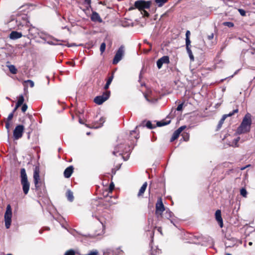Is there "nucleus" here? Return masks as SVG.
<instances>
[{
    "mask_svg": "<svg viewBox=\"0 0 255 255\" xmlns=\"http://www.w3.org/2000/svg\"><path fill=\"white\" fill-rule=\"evenodd\" d=\"M173 217V213L169 211L168 209L165 210V212L162 214V216L161 217L165 218L167 219H169L171 220V222L172 223V218Z\"/></svg>",
    "mask_w": 255,
    "mask_h": 255,
    "instance_id": "6ab92c4d",
    "label": "nucleus"
},
{
    "mask_svg": "<svg viewBox=\"0 0 255 255\" xmlns=\"http://www.w3.org/2000/svg\"><path fill=\"white\" fill-rule=\"evenodd\" d=\"M147 182H144L143 184L142 185L141 188H140L139 192L137 194L138 197L142 196L144 193L145 189L147 187Z\"/></svg>",
    "mask_w": 255,
    "mask_h": 255,
    "instance_id": "aec40b11",
    "label": "nucleus"
},
{
    "mask_svg": "<svg viewBox=\"0 0 255 255\" xmlns=\"http://www.w3.org/2000/svg\"><path fill=\"white\" fill-rule=\"evenodd\" d=\"M135 130H132L130 131V134H132L133 132H134Z\"/></svg>",
    "mask_w": 255,
    "mask_h": 255,
    "instance_id": "3c124183",
    "label": "nucleus"
},
{
    "mask_svg": "<svg viewBox=\"0 0 255 255\" xmlns=\"http://www.w3.org/2000/svg\"><path fill=\"white\" fill-rule=\"evenodd\" d=\"M124 144H121L118 145L115 147V149L113 152V154L115 155H116V154L120 152V155L122 154V152H124L125 151L124 150Z\"/></svg>",
    "mask_w": 255,
    "mask_h": 255,
    "instance_id": "2eb2a0df",
    "label": "nucleus"
},
{
    "mask_svg": "<svg viewBox=\"0 0 255 255\" xmlns=\"http://www.w3.org/2000/svg\"><path fill=\"white\" fill-rule=\"evenodd\" d=\"M12 215V209L11 206L8 204L6 206V211L4 215L5 226L7 229H9L10 227Z\"/></svg>",
    "mask_w": 255,
    "mask_h": 255,
    "instance_id": "20e7f679",
    "label": "nucleus"
},
{
    "mask_svg": "<svg viewBox=\"0 0 255 255\" xmlns=\"http://www.w3.org/2000/svg\"><path fill=\"white\" fill-rule=\"evenodd\" d=\"M24 82L29 83L30 87H31V88H32L34 85V82L30 80H27L24 81Z\"/></svg>",
    "mask_w": 255,
    "mask_h": 255,
    "instance_id": "58836bf2",
    "label": "nucleus"
},
{
    "mask_svg": "<svg viewBox=\"0 0 255 255\" xmlns=\"http://www.w3.org/2000/svg\"><path fill=\"white\" fill-rule=\"evenodd\" d=\"M9 70L12 74H16L17 72V69L14 65H10L9 66Z\"/></svg>",
    "mask_w": 255,
    "mask_h": 255,
    "instance_id": "c85d7f7f",
    "label": "nucleus"
},
{
    "mask_svg": "<svg viewBox=\"0 0 255 255\" xmlns=\"http://www.w3.org/2000/svg\"><path fill=\"white\" fill-rule=\"evenodd\" d=\"M106 49V44L105 43L103 42L101 44L100 46V51L101 53H103Z\"/></svg>",
    "mask_w": 255,
    "mask_h": 255,
    "instance_id": "c9c22d12",
    "label": "nucleus"
},
{
    "mask_svg": "<svg viewBox=\"0 0 255 255\" xmlns=\"http://www.w3.org/2000/svg\"><path fill=\"white\" fill-rule=\"evenodd\" d=\"M240 138L239 137H237V138H236L234 139L233 140V143H232L231 145H232V146H238V142H239V140H240Z\"/></svg>",
    "mask_w": 255,
    "mask_h": 255,
    "instance_id": "2f4dec72",
    "label": "nucleus"
},
{
    "mask_svg": "<svg viewBox=\"0 0 255 255\" xmlns=\"http://www.w3.org/2000/svg\"><path fill=\"white\" fill-rule=\"evenodd\" d=\"M155 214L158 218L162 216L163 212L165 211V208L162 203L161 198H159L156 203Z\"/></svg>",
    "mask_w": 255,
    "mask_h": 255,
    "instance_id": "423d86ee",
    "label": "nucleus"
},
{
    "mask_svg": "<svg viewBox=\"0 0 255 255\" xmlns=\"http://www.w3.org/2000/svg\"><path fill=\"white\" fill-rule=\"evenodd\" d=\"M151 3L150 1L136 0L134 2V7H130L129 9L132 10L135 8H137L143 16L148 17L149 14L146 9L150 8Z\"/></svg>",
    "mask_w": 255,
    "mask_h": 255,
    "instance_id": "7ed1b4c3",
    "label": "nucleus"
},
{
    "mask_svg": "<svg viewBox=\"0 0 255 255\" xmlns=\"http://www.w3.org/2000/svg\"><path fill=\"white\" fill-rule=\"evenodd\" d=\"M27 109V106L26 104H24L22 105L21 107V111L22 112H25Z\"/></svg>",
    "mask_w": 255,
    "mask_h": 255,
    "instance_id": "79ce46f5",
    "label": "nucleus"
},
{
    "mask_svg": "<svg viewBox=\"0 0 255 255\" xmlns=\"http://www.w3.org/2000/svg\"><path fill=\"white\" fill-rule=\"evenodd\" d=\"M103 226L102 227V229L100 230V232L98 233H96L95 234V236H99V235H102L103 234H104V230L103 229Z\"/></svg>",
    "mask_w": 255,
    "mask_h": 255,
    "instance_id": "c03bdc74",
    "label": "nucleus"
},
{
    "mask_svg": "<svg viewBox=\"0 0 255 255\" xmlns=\"http://www.w3.org/2000/svg\"><path fill=\"white\" fill-rule=\"evenodd\" d=\"M213 37H214V34H213V33H212L211 35H209V36H208V39H209V40H211V39H212L213 38Z\"/></svg>",
    "mask_w": 255,
    "mask_h": 255,
    "instance_id": "49530a36",
    "label": "nucleus"
},
{
    "mask_svg": "<svg viewBox=\"0 0 255 255\" xmlns=\"http://www.w3.org/2000/svg\"><path fill=\"white\" fill-rule=\"evenodd\" d=\"M226 255H232L231 254H230V253H227V254H226Z\"/></svg>",
    "mask_w": 255,
    "mask_h": 255,
    "instance_id": "864d4df0",
    "label": "nucleus"
},
{
    "mask_svg": "<svg viewBox=\"0 0 255 255\" xmlns=\"http://www.w3.org/2000/svg\"><path fill=\"white\" fill-rule=\"evenodd\" d=\"M79 122H80V123H81V124L82 123V121H81V120H80Z\"/></svg>",
    "mask_w": 255,
    "mask_h": 255,
    "instance_id": "6e6d98bb",
    "label": "nucleus"
},
{
    "mask_svg": "<svg viewBox=\"0 0 255 255\" xmlns=\"http://www.w3.org/2000/svg\"><path fill=\"white\" fill-rule=\"evenodd\" d=\"M87 134H88V135L90 134V132H87Z\"/></svg>",
    "mask_w": 255,
    "mask_h": 255,
    "instance_id": "4d7b16f0",
    "label": "nucleus"
},
{
    "mask_svg": "<svg viewBox=\"0 0 255 255\" xmlns=\"http://www.w3.org/2000/svg\"><path fill=\"white\" fill-rule=\"evenodd\" d=\"M223 25L225 26H228L229 27H232L234 25V23L232 22H224L223 23Z\"/></svg>",
    "mask_w": 255,
    "mask_h": 255,
    "instance_id": "f704fd0d",
    "label": "nucleus"
},
{
    "mask_svg": "<svg viewBox=\"0 0 255 255\" xmlns=\"http://www.w3.org/2000/svg\"><path fill=\"white\" fill-rule=\"evenodd\" d=\"M73 167L72 166H70L66 168L64 172V175L65 178H69L73 172Z\"/></svg>",
    "mask_w": 255,
    "mask_h": 255,
    "instance_id": "4468645a",
    "label": "nucleus"
},
{
    "mask_svg": "<svg viewBox=\"0 0 255 255\" xmlns=\"http://www.w3.org/2000/svg\"><path fill=\"white\" fill-rule=\"evenodd\" d=\"M66 196L67 198V199L70 201L72 202L74 200V196L73 192L70 190H68L66 193Z\"/></svg>",
    "mask_w": 255,
    "mask_h": 255,
    "instance_id": "4be33fe9",
    "label": "nucleus"
},
{
    "mask_svg": "<svg viewBox=\"0 0 255 255\" xmlns=\"http://www.w3.org/2000/svg\"><path fill=\"white\" fill-rule=\"evenodd\" d=\"M167 1V0H155V2L158 6H162Z\"/></svg>",
    "mask_w": 255,
    "mask_h": 255,
    "instance_id": "c756f323",
    "label": "nucleus"
},
{
    "mask_svg": "<svg viewBox=\"0 0 255 255\" xmlns=\"http://www.w3.org/2000/svg\"><path fill=\"white\" fill-rule=\"evenodd\" d=\"M249 245L250 246H252V245H253V243H252V242H249Z\"/></svg>",
    "mask_w": 255,
    "mask_h": 255,
    "instance_id": "8fccbe9b",
    "label": "nucleus"
},
{
    "mask_svg": "<svg viewBox=\"0 0 255 255\" xmlns=\"http://www.w3.org/2000/svg\"><path fill=\"white\" fill-rule=\"evenodd\" d=\"M11 255V254H8V255Z\"/></svg>",
    "mask_w": 255,
    "mask_h": 255,
    "instance_id": "13d9d810",
    "label": "nucleus"
},
{
    "mask_svg": "<svg viewBox=\"0 0 255 255\" xmlns=\"http://www.w3.org/2000/svg\"><path fill=\"white\" fill-rule=\"evenodd\" d=\"M146 127L149 128V129H152L154 127L152 126L151 123L150 121H148L146 124Z\"/></svg>",
    "mask_w": 255,
    "mask_h": 255,
    "instance_id": "e433bc0d",
    "label": "nucleus"
},
{
    "mask_svg": "<svg viewBox=\"0 0 255 255\" xmlns=\"http://www.w3.org/2000/svg\"><path fill=\"white\" fill-rule=\"evenodd\" d=\"M24 102V97L22 95L19 96L18 101L16 103L17 107H19L21 105H22Z\"/></svg>",
    "mask_w": 255,
    "mask_h": 255,
    "instance_id": "bb28decb",
    "label": "nucleus"
},
{
    "mask_svg": "<svg viewBox=\"0 0 255 255\" xmlns=\"http://www.w3.org/2000/svg\"><path fill=\"white\" fill-rule=\"evenodd\" d=\"M117 251H119V252H120H120H122V251L120 250V249H117Z\"/></svg>",
    "mask_w": 255,
    "mask_h": 255,
    "instance_id": "603ef678",
    "label": "nucleus"
},
{
    "mask_svg": "<svg viewBox=\"0 0 255 255\" xmlns=\"http://www.w3.org/2000/svg\"><path fill=\"white\" fill-rule=\"evenodd\" d=\"M22 36V34L21 32L13 31L9 34V38L11 39H16L21 37Z\"/></svg>",
    "mask_w": 255,
    "mask_h": 255,
    "instance_id": "f3484780",
    "label": "nucleus"
},
{
    "mask_svg": "<svg viewBox=\"0 0 255 255\" xmlns=\"http://www.w3.org/2000/svg\"><path fill=\"white\" fill-rule=\"evenodd\" d=\"M179 135H180V133L178 132H177L176 130H175L172 134V136L170 139V141L172 142L174 140H175V139H177L178 137H179Z\"/></svg>",
    "mask_w": 255,
    "mask_h": 255,
    "instance_id": "a878e982",
    "label": "nucleus"
},
{
    "mask_svg": "<svg viewBox=\"0 0 255 255\" xmlns=\"http://www.w3.org/2000/svg\"><path fill=\"white\" fill-rule=\"evenodd\" d=\"M169 62V57L164 56L157 60L156 62L157 66L158 69H160L163 64H168Z\"/></svg>",
    "mask_w": 255,
    "mask_h": 255,
    "instance_id": "9d476101",
    "label": "nucleus"
},
{
    "mask_svg": "<svg viewBox=\"0 0 255 255\" xmlns=\"http://www.w3.org/2000/svg\"><path fill=\"white\" fill-rule=\"evenodd\" d=\"M215 217L216 220L218 222L221 227H223V220L221 217V212L220 210L216 211Z\"/></svg>",
    "mask_w": 255,
    "mask_h": 255,
    "instance_id": "dca6fc26",
    "label": "nucleus"
},
{
    "mask_svg": "<svg viewBox=\"0 0 255 255\" xmlns=\"http://www.w3.org/2000/svg\"><path fill=\"white\" fill-rule=\"evenodd\" d=\"M33 179L35 184V187L37 189L39 187L40 182V177H39V170L38 167H35L34 173H33Z\"/></svg>",
    "mask_w": 255,
    "mask_h": 255,
    "instance_id": "1a4fd4ad",
    "label": "nucleus"
},
{
    "mask_svg": "<svg viewBox=\"0 0 255 255\" xmlns=\"http://www.w3.org/2000/svg\"><path fill=\"white\" fill-rule=\"evenodd\" d=\"M20 19L21 17L20 16L17 17L16 19V22L17 23L18 29L23 30L22 28H26L27 30L28 31L29 34L31 37H36L39 35L41 37L40 35L39 30L37 28L35 27H29L27 24L26 20L23 19V21L21 22L20 21Z\"/></svg>",
    "mask_w": 255,
    "mask_h": 255,
    "instance_id": "f03ea898",
    "label": "nucleus"
},
{
    "mask_svg": "<svg viewBox=\"0 0 255 255\" xmlns=\"http://www.w3.org/2000/svg\"><path fill=\"white\" fill-rule=\"evenodd\" d=\"M24 129V126L22 125H19L15 127L13 133L14 139H18L22 136Z\"/></svg>",
    "mask_w": 255,
    "mask_h": 255,
    "instance_id": "0eeeda50",
    "label": "nucleus"
},
{
    "mask_svg": "<svg viewBox=\"0 0 255 255\" xmlns=\"http://www.w3.org/2000/svg\"><path fill=\"white\" fill-rule=\"evenodd\" d=\"M190 35V32L189 30H187L186 32V46H188V45H190L191 43V41L189 38V36Z\"/></svg>",
    "mask_w": 255,
    "mask_h": 255,
    "instance_id": "393cba45",
    "label": "nucleus"
},
{
    "mask_svg": "<svg viewBox=\"0 0 255 255\" xmlns=\"http://www.w3.org/2000/svg\"><path fill=\"white\" fill-rule=\"evenodd\" d=\"M113 76H111L109 78V79H108L107 81V83L104 87V89L105 90H107L109 88V86L111 84L112 80H113Z\"/></svg>",
    "mask_w": 255,
    "mask_h": 255,
    "instance_id": "cd10ccee",
    "label": "nucleus"
},
{
    "mask_svg": "<svg viewBox=\"0 0 255 255\" xmlns=\"http://www.w3.org/2000/svg\"><path fill=\"white\" fill-rule=\"evenodd\" d=\"M190 46H191L190 44L188 45V46H186V50H187V52L189 55L190 60L191 61H194V56H193L192 51L190 49Z\"/></svg>",
    "mask_w": 255,
    "mask_h": 255,
    "instance_id": "5701e85b",
    "label": "nucleus"
},
{
    "mask_svg": "<svg viewBox=\"0 0 255 255\" xmlns=\"http://www.w3.org/2000/svg\"><path fill=\"white\" fill-rule=\"evenodd\" d=\"M91 0H84V4L86 5V7L87 9H88L89 7H91Z\"/></svg>",
    "mask_w": 255,
    "mask_h": 255,
    "instance_id": "72a5a7b5",
    "label": "nucleus"
},
{
    "mask_svg": "<svg viewBox=\"0 0 255 255\" xmlns=\"http://www.w3.org/2000/svg\"><path fill=\"white\" fill-rule=\"evenodd\" d=\"M76 252L74 250L71 249L66 251L64 255H75Z\"/></svg>",
    "mask_w": 255,
    "mask_h": 255,
    "instance_id": "7c9ffc66",
    "label": "nucleus"
},
{
    "mask_svg": "<svg viewBox=\"0 0 255 255\" xmlns=\"http://www.w3.org/2000/svg\"><path fill=\"white\" fill-rule=\"evenodd\" d=\"M186 128L185 126H181L179 128H178L177 130H176L177 132H178L180 134L181 132Z\"/></svg>",
    "mask_w": 255,
    "mask_h": 255,
    "instance_id": "ea45409f",
    "label": "nucleus"
},
{
    "mask_svg": "<svg viewBox=\"0 0 255 255\" xmlns=\"http://www.w3.org/2000/svg\"><path fill=\"white\" fill-rule=\"evenodd\" d=\"M114 185L113 183H112L110 185V189L111 190H112L114 189Z\"/></svg>",
    "mask_w": 255,
    "mask_h": 255,
    "instance_id": "de8ad7c7",
    "label": "nucleus"
},
{
    "mask_svg": "<svg viewBox=\"0 0 255 255\" xmlns=\"http://www.w3.org/2000/svg\"><path fill=\"white\" fill-rule=\"evenodd\" d=\"M105 122V119L103 117L100 118L99 122L95 123L92 125L91 128H97L101 127L103 126V123Z\"/></svg>",
    "mask_w": 255,
    "mask_h": 255,
    "instance_id": "a211bd4d",
    "label": "nucleus"
},
{
    "mask_svg": "<svg viewBox=\"0 0 255 255\" xmlns=\"http://www.w3.org/2000/svg\"><path fill=\"white\" fill-rule=\"evenodd\" d=\"M13 114H14V111H12V112H11V113H10L7 117V122H10L11 119H12L13 117Z\"/></svg>",
    "mask_w": 255,
    "mask_h": 255,
    "instance_id": "4c0bfd02",
    "label": "nucleus"
},
{
    "mask_svg": "<svg viewBox=\"0 0 255 255\" xmlns=\"http://www.w3.org/2000/svg\"><path fill=\"white\" fill-rule=\"evenodd\" d=\"M110 92L106 91L102 96H97L94 99V102L98 105L102 104L105 101L108 100L110 97Z\"/></svg>",
    "mask_w": 255,
    "mask_h": 255,
    "instance_id": "6e6552de",
    "label": "nucleus"
},
{
    "mask_svg": "<svg viewBox=\"0 0 255 255\" xmlns=\"http://www.w3.org/2000/svg\"><path fill=\"white\" fill-rule=\"evenodd\" d=\"M238 11L242 16H246V12L245 10H244L243 9L240 8V9H238Z\"/></svg>",
    "mask_w": 255,
    "mask_h": 255,
    "instance_id": "a19ab883",
    "label": "nucleus"
},
{
    "mask_svg": "<svg viewBox=\"0 0 255 255\" xmlns=\"http://www.w3.org/2000/svg\"><path fill=\"white\" fill-rule=\"evenodd\" d=\"M182 108H183V104H180L177 106L176 110L177 111H179L182 109Z\"/></svg>",
    "mask_w": 255,
    "mask_h": 255,
    "instance_id": "a18cd8bd",
    "label": "nucleus"
},
{
    "mask_svg": "<svg viewBox=\"0 0 255 255\" xmlns=\"http://www.w3.org/2000/svg\"><path fill=\"white\" fill-rule=\"evenodd\" d=\"M18 107H17V104H16V106H15V108L14 109L13 111L14 112L17 110V109L18 108Z\"/></svg>",
    "mask_w": 255,
    "mask_h": 255,
    "instance_id": "09e8293b",
    "label": "nucleus"
},
{
    "mask_svg": "<svg viewBox=\"0 0 255 255\" xmlns=\"http://www.w3.org/2000/svg\"><path fill=\"white\" fill-rule=\"evenodd\" d=\"M245 169V167H243V168H241V169H242V170H244V169Z\"/></svg>",
    "mask_w": 255,
    "mask_h": 255,
    "instance_id": "5fc2aeb1",
    "label": "nucleus"
},
{
    "mask_svg": "<svg viewBox=\"0 0 255 255\" xmlns=\"http://www.w3.org/2000/svg\"><path fill=\"white\" fill-rule=\"evenodd\" d=\"M20 177H21V181L27 180V177L26 171L24 168H21L20 170Z\"/></svg>",
    "mask_w": 255,
    "mask_h": 255,
    "instance_id": "412c9836",
    "label": "nucleus"
},
{
    "mask_svg": "<svg viewBox=\"0 0 255 255\" xmlns=\"http://www.w3.org/2000/svg\"><path fill=\"white\" fill-rule=\"evenodd\" d=\"M10 126V124L9 122L7 121L6 123V124H5V128L7 129L8 132H9Z\"/></svg>",
    "mask_w": 255,
    "mask_h": 255,
    "instance_id": "37998d69",
    "label": "nucleus"
},
{
    "mask_svg": "<svg viewBox=\"0 0 255 255\" xmlns=\"http://www.w3.org/2000/svg\"><path fill=\"white\" fill-rule=\"evenodd\" d=\"M91 19L93 21L102 22V19L100 15L97 12H93L91 16Z\"/></svg>",
    "mask_w": 255,
    "mask_h": 255,
    "instance_id": "ddd939ff",
    "label": "nucleus"
},
{
    "mask_svg": "<svg viewBox=\"0 0 255 255\" xmlns=\"http://www.w3.org/2000/svg\"><path fill=\"white\" fill-rule=\"evenodd\" d=\"M238 112V109H236L234 110L232 112H230V113H229L228 114H225V115H223L222 119L220 120V121L218 124V128H220L221 127L225 120L227 117H231L233 115H234L235 114L237 113Z\"/></svg>",
    "mask_w": 255,
    "mask_h": 255,
    "instance_id": "9b49d317",
    "label": "nucleus"
},
{
    "mask_svg": "<svg viewBox=\"0 0 255 255\" xmlns=\"http://www.w3.org/2000/svg\"><path fill=\"white\" fill-rule=\"evenodd\" d=\"M21 183L22 186V189L25 194H27L29 189L30 184L28 180L21 181Z\"/></svg>",
    "mask_w": 255,
    "mask_h": 255,
    "instance_id": "f8f14e48",
    "label": "nucleus"
},
{
    "mask_svg": "<svg viewBox=\"0 0 255 255\" xmlns=\"http://www.w3.org/2000/svg\"><path fill=\"white\" fill-rule=\"evenodd\" d=\"M252 123V116L250 114L247 113L244 117L241 125L238 128L236 133L238 134H241L249 132L251 129Z\"/></svg>",
    "mask_w": 255,
    "mask_h": 255,
    "instance_id": "f257e3e1",
    "label": "nucleus"
},
{
    "mask_svg": "<svg viewBox=\"0 0 255 255\" xmlns=\"http://www.w3.org/2000/svg\"><path fill=\"white\" fill-rule=\"evenodd\" d=\"M170 123V120H165L161 121L158 122L156 124L157 126L158 127H162L164 126H166L168 124H169Z\"/></svg>",
    "mask_w": 255,
    "mask_h": 255,
    "instance_id": "b1692460",
    "label": "nucleus"
},
{
    "mask_svg": "<svg viewBox=\"0 0 255 255\" xmlns=\"http://www.w3.org/2000/svg\"><path fill=\"white\" fill-rule=\"evenodd\" d=\"M240 194L243 197H246L247 195V192L245 188H242L240 190Z\"/></svg>",
    "mask_w": 255,
    "mask_h": 255,
    "instance_id": "473e14b6",
    "label": "nucleus"
},
{
    "mask_svg": "<svg viewBox=\"0 0 255 255\" xmlns=\"http://www.w3.org/2000/svg\"><path fill=\"white\" fill-rule=\"evenodd\" d=\"M125 54V47L121 45L118 49L114 58L113 63V64H117L122 60Z\"/></svg>",
    "mask_w": 255,
    "mask_h": 255,
    "instance_id": "39448f33",
    "label": "nucleus"
}]
</instances>
